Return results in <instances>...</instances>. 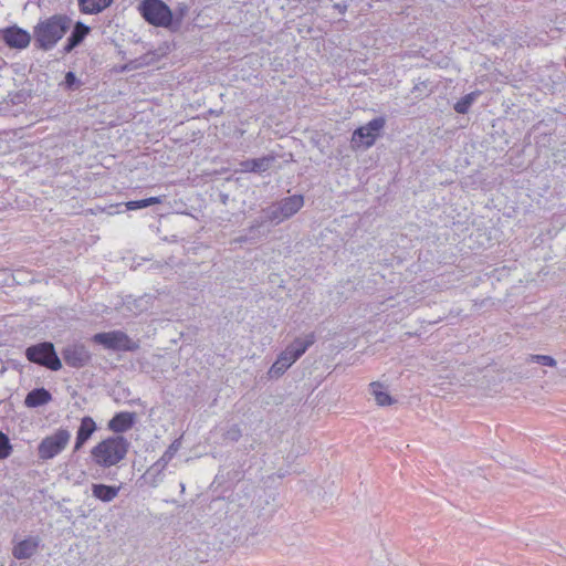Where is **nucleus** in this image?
I'll use <instances>...</instances> for the list:
<instances>
[{
    "label": "nucleus",
    "mask_w": 566,
    "mask_h": 566,
    "mask_svg": "<svg viewBox=\"0 0 566 566\" xmlns=\"http://www.w3.org/2000/svg\"><path fill=\"white\" fill-rule=\"evenodd\" d=\"M127 210H137L143 209L144 207V200H133L125 203Z\"/></svg>",
    "instance_id": "obj_28"
},
{
    "label": "nucleus",
    "mask_w": 566,
    "mask_h": 566,
    "mask_svg": "<svg viewBox=\"0 0 566 566\" xmlns=\"http://www.w3.org/2000/svg\"><path fill=\"white\" fill-rule=\"evenodd\" d=\"M52 400V395L45 388H36L31 390L24 400L29 408L43 406Z\"/></svg>",
    "instance_id": "obj_18"
},
{
    "label": "nucleus",
    "mask_w": 566,
    "mask_h": 566,
    "mask_svg": "<svg viewBox=\"0 0 566 566\" xmlns=\"http://www.w3.org/2000/svg\"><path fill=\"white\" fill-rule=\"evenodd\" d=\"M96 430V423L91 417H84L81 420V424L78 427L77 433H76V440L74 444V451H78L83 444L91 438V436Z\"/></svg>",
    "instance_id": "obj_13"
},
{
    "label": "nucleus",
    "mask_w": 566,
    "mask_h": 566,
    "mask_svg": "<svg viewBox=\"0 0 566 566\" xmlns=\"http://www.w3.org/2000/svg\"><path fill=\"white\" fill-rule=\"evenodd\" d=\"M526 364H538L543 367H549L557 369V360L549 355L531 354L525 358Z\"/></svg>",
    "instance_id": "obj_23"
},
{
    "label": "nucleus",
    "mask_w": 566,
    "mask_h": 566,
    "mask_svg": "<svg viewBox=\"0 0 566 566\" xmlns=\"http://www.w3.org/2000/svg\"><path fill=\"white\" fill-rule=\"evenodd\" d=\"M72 20L66 14H53L40 20L33 29L34 41L39 49L49 51L65 35Z\"/></svg>",
    "instance_id": "obj_1"
},
{
    "label": "nucleus",
    "mask_w": 566,
    "mask_h": 566,
    "mask_svg": "<svg viewBox=\"0 0 566 566\" xmlns=\"http://www.w3.org/2000/svg\"><path fill=\"white\" fill-rule=\"evenodd\" d=\"M558 375L563 378H566V369L558 370Z\"/></svg>",
    "instance_id": "obj_33"
},
{
    "label": "nucleus",
    "mask_w": 566,
    "mask_h": 566,
    "mask_svg": "<svg viewBox=\"0 0 566 566\" xmlns=\"http://www.w3.org/2000/svg\"><path fill=\"white\" fill-rule=\"evenodd\" d=\"M180 486H181V492H184L185 491V484L181 483Z\"/></svg>",
    "instance_id": "obj_34"
},
{
    "label": "nucleus",
    "mask_w": 566,
    "mask_h": 566,
    "mask_svg": "<svg viewBox=\"0 0 566 566\" xmlns=\"http://www.w3.org/2000/svg\"><path fill=\"white\" fill-rule=\"evenodd\" d=\"M27 358L35 364L44 366L51 370H59L62 368V363L57 357L52 343H41L31 346L25 352Z\"/></svg>",
    "instance_id": "obj_7"
},
{
    "label": "nucleus",
    "mask_w": 566,
    "mask_h": 566,
    "mask_svg": "<svg viewBox=\"0 0 566 566\" xmlns=\"http://www.w3.org/2000/svg\"><path fill=\"white\" fill-rule=\"evenodd\" d=\"M91 29L83 22H76L71 35L67 38L66 45L64 46V52L70 53L74 48L82 43V41L90 33Z\"/></svg>",
    "instance_id": "obj_16"
},
{
    "label": "nucleus",
    "mask_w": 566,
    "mask_h": 566,
    "mask_svg": "<svg viewBox=\"0 0 566 566\" xmlns=\"http://www.w3.org/2000/svg\"><path fill=\"white\" fill-rule=\"evenodd\" d=\"M247 241H248L247 237H240V238L235 239V242H239V243H243V242H247Z\"/></svg>",
    "instance_id": "obj_32"
},
{
    "label": "nucleus",
    "mask_w": 566,
    "mask_h": 566,
    "mask_svg": "<svg viewBox=\"0 0 566 566\" xmlns=\"http://www.w3.org/2000/svg\"><path fill=\"white\" fill-rule=\"evenodd\" d=\"M62 356L65 364L73 368L84 367L90 363L92 357L86 346L78 343L65 346L62 350Z\"/></svg>",
    "instance_id": "obj_9"
},
{
    "label": "nucleus",
    "mask_w": 566,
    "mask_h": 566,
    "mask_svg": "<svg viewBox=\"0 0 566 566\" xmlns=\"http://www.w3.org/2000/svg\"><path fill=\"white\" fill-rule=\"evenodd\" d=\"M242 437V431L239 424H232L223 434V439L231 442H237Z\"/></svg>",
    "instance_id": "obj_25"
},
{
    "label": "nucleus",
    "mask_w": 566,
    "mask_h": 566,
    "mask_svg": "<svg viewBox=\"0 0 566 566\" xmlns=\"http://www.w3.org/2000/svg\"><path fill=\"white\" fill-rule=\"evenodd\" d=\"M11 446L8 437L0 432V459H6L10 455Z\"/></svg>",
    "instance_id": "obj_26"
},
{
    "label": "nucleus",
    "mask_w": 566,
    "mask_h": 566,
    "mask_svg": "<svg viewBox=\"0 0 566 566\" xmlns=\"http://www.w3.org/2000/svg\"><path fill=\"white\" fill-rule=\"evenodd\" d=\"M40 543L39 536H29L13 546L12 555L17 559H29L36 554Z\"/></svg>",
    "instance_id": "obj_11"
},
{
    "label": "nucleus",
    "mask_w": 566,
    "mask_h": 566,
    "mask_svg": "<svg viewBox=\"0 0 566 566\" xmlns=\"http://www.w3.org/2000/svg\"><path fill=\"white\" fill-rule=\"evenodd\" d=\"M92 340L105 349L114 352H135L139 349V342L132 339L125 332L119 329L97 333L93 336Z\"/></svg>",
    "instance_id": "obj_5"
},
{
    "label": "nucleus",
    "mask_w": 566,
    "mask_h": 566,
    "mask_svg": "<svg viewBox=\"0 0 566 566\" xmlns=\"http://www.w3.org/2000/svg\"><path fill=\"white\" fill-rule=\"evenodd\" d=\"M181 448V438H178L172 441V443L168 447V449L164 452V454L154 463L151 469H157L158 471L164 470L167 464L174 459L175 454Z\"/></svg>",
    "instance_id": "obj_20"
},
{
    "label": "nucleus",
    "mask_w": 566,
    "mask_h": 566,
    "mask_svg": "<svg viewBox=\"0 0 566 566\" xmlns=\"http://www.w3.org/2000/svg\"><path fill=\"white\" fill-rule=\"evenodd\" d=\"M480 91H474V92H471L469 94H467L465 96H463L461 99H459L455 104H454V111L458 113V114H467L471 107V105L475 102V99L478 98V96L480 95Z\"/></svg>",
    "instance_id": "obj_24"
},
{
    "label": "nucleus",
    "mask_w": 566,
    "mask_h": 566,
    "mask_svg": "<svg viewBox=\"0 0 566 566\" xmlns=\"http://www.w3.org/2000/svg\"><path fill=\"white\" fill-rule=\"evenodd\" d=\"M71 432L60 428L52 434L45 437L38 447V455L41 460H50L60 454L69 444Z\"/></svg>",
    "instance_id": "obj_6"
},
{
    "label": "nucleus",
    "mask_w": 566,
    "mask_h": 566,
    "mask_svg": "<svg viewBox=\"0 0 566 566\" xmlns=\"http://www.w3.org/2000/svg\"><path fill=\"white\" fill-rule=\"evenodd\" d=\"M315 342L313 333L295 338L276 358L269 369L270 378L281 377Z\"/></svg>",
    "instance_id": "obj_3"
},
{
    "label": "nucleus",
    "mask_w": 566,
    "mask_h": 566,
    "mask_svg": "<svg viewBox=\"0 0 566 566\" xmlns=\"http://www.w3.org/2000/svg\"><path fill=\"white\" fill-rule=\"evenodd\" d=\"M129 442L123 436L108 437L98 442L91 451L94 463L101 468H111L123 461L128 452Z\"/></svg>",
    "instance_id": "obj_2"
},
{
    "label": "nucleus",
    "mask_w": 566,
    "mask_h": 566,
    "mask_svg": "<svg viewBox=\"0 0 566 566\" xmlns=\"http://www.w3.org/2000/svg\"><path fill=\"white\" fill-rule=\"evenodd\" d=\"M138 10L151 25L168 28L172 22V12L163 0H143Z\"/></svg>",
    "instance_id": "obj_4"
},
{
    "label": "nucleus",
    "mask_w": 566,
    "mask_h": 566,
    "mask_svg": "<svg viewBox=\"0 0 566 566\" xmlns=\"http://www.w3.org/2000/svg\"><path fill=\"white\" fill-rule=\"evenodd\" d=\"M277 202L281 208V212H283V217L290 219L302 209V207L304 206V198L302 195H293L283 198Z\"/></svg>",
    "instance_id": "obj_14"
},
{
    "label": "nucleus",
    "mask_w": 566,
    "mask_h": 566,
    "mask_svg": "<svg viewBox=\"0 0 566 566\" xmlns=\"http://www.w3.org/2000/svg\"><path fill=\"white\" fill-rule=\"evenodd\" d=\"M334 8L342 14L347 10V6L344 3H335Z\"/></svg>",
    "instance_id": "obj_31"
},
{
    "label": "nucleus",
    "mask_w": 566,
    "mask_h": 566,
    "mask_svg": "<svg viewBox=\"0 0 566 566\" xmlns=\"http://www.w3.org/2000/svg\"><path fill=\"white\" fill-rule=\"evenodd\" d=\"M76 82V76L73 72H67L65 75V85L71 88Z\"/></svg>",
    "instance_id": "obj_30"
},
{
    "label": "nucleus",
    "mask_w": 566,
    "mask_h": 566,
    "mask_svg": "<svg viewBox=\"0 0 566 566\" xmlns=\"http://www.w3.org/2000/svg\"><path fill=\"white\" fill-rule=\"evenodd\" d=\"M144 200V207H149V206H153V205H158V203H161V197H150V198H146V199H143Z\"/></svg>",
    "instance_id": "obj_29"
},
{
    "label": "nucleus",
    "mask_w": 566,
    "mask_h": 566,
    "mask_svg": "<svg viewBox=\"0 0 566 566\" xmlns=\"http://www.w3.org/2000/svg\"><path fill=\"white\" fill-rule=\"evenodd\" d=\"M272 161V157H261L245 160L242 163V167L244 171L262 172L270 168Z\"/></svg>",
    "instance_id": "obj_21"
},
{
    "label": "nucleus",
    "mask_w": 566,
    "mask_h": 566,
    "mask_svg": "<svg viewBox=\"0 0 566 566\" xmlns=\"http://www.w3.org/2000/svg\"><path fill=\"white\" fill-rule=\"evenodd\" d=\"M386 125V119L384 117H376L368 122L365 126H360L354 130L352 136V143L359 146H364L365 148L371 147L379 133L384 129Z\"/></svg>",
    "instance_id": "obj_8"
},
{
    "label": "nucleus",
    "mask_w": 566,
    "mask_h": 566,
    "mask_svg": "<svg viewBox=\"0 0 566 566\" xmlns=\"http://www.w3.org/2000/svg\"><path fill=\"white\" fill-rule=\"evenodd\" d=\"M262 212L264 214V219L254 220L249 227L250 232L256 231L259 228L263 227L264 223L268 221L279 224L286 220V217H283V212H281L279 202L272 203L271 206L263 209Z\"/></svg>",
    "instance_id": "obj_12"
},
{
    "label": "nucleus",
    "mask_w": 566,
    "mask_h": 566,
    "mask_svg": "<svg viewBox=\"0 0 566 566\" xmlns=\"http://www.w3.org/2000/svg\"><path fill=\"white\" fill-rule=\"evenodd\" d=\"M2 38L8 46L20 50L28 48L31 42L30 33L17 25L4 29Z\"/></svg>",
    "instance_id": "obj_10"
},
{
    "label": "nucleus",
    "mask_w": 566,
    "mask_h": 566,
    "mask_svg": "<svg viewBox=\"0 0 566 566\" xmlns=\"http://www.w3.org/2000/svg\"><path fill=\"white\" fill-rule=\"evenodd\" d=\"M114 0H78L80 10L86 14H97L108 8Z\"/></svg>",
    "instance_id": "obj_19"
},
{
    "label": "nucleus",
    "mask_w": 566,
    "mask_h": 566,
    "mask_svg": "<svg viewBox=\"0 0 566 566\" xmlns=\"http://www.w3.org/2000/svg\"><path fill=\"white\" fill-rule=\"evenodd\" d=\"M149 303H150L149 295H144V296L139 297L138 300H134V305L138 313L146 311L149 306Z\"/></svg>",
    "instance_id": "obj_27"
},
{
    "label": "nucleus",
    "mask_w": 566,
    "mask_h": 566,
    "mask_svg": "<svg viewBox=\"0 0 566 566\" xmlns=\"http://www.w3.org/2000/svg\"><path fill=\"white\" fill-rule=\"evenodd\" d=\"M120 486L106 484H92V495L105 503L112 502L119 493Z\"/></svg>",
    "instance_id": "obj_17"
},
{
    "label": "nucleus",
    "mask_w": 566,
    "mask_h": 566,
    "mask_svg": "<svg viewBox=\"0 0 566 566\" xmlns=\"http://www.w3.org/2000/svg\"><path fill=\"white\" fill-rule=\"evenodd\" d=\"M370 387H371V395L374 396L378 406L385 407V406H390L391 403H394V399L386 390H384V388L380 384L373 382L370 385Z\"/></svg>",
    "instance_id": "obj_22"
},
{
    "label": "nucleus",
    "mask_w": 566,
    "mask_h": 566,
    "mask_svg": "<svg viewBox=\"0 0 566 566\" xmlns=\"http://www.w3.org/2000/svg\"><path fill=\"white\" fill-rule=\"evenodd\" d=\"M134 424V413H116L108 422V428L115 433H123L129 430Z\"/></svg>",
    "instance_id": "obj_15"
}]
</instances>
